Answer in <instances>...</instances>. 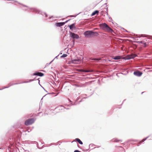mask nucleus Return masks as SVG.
I'll list each match as a JSON object with an SVG mask.
<instances>
[{"instance_id":"f257e3e1","label":"nucleus","mask_w":152,"mask_h":152,"mask_svg":"<svg viewBox=\"0 0 152 152\" xmlns=\"http://www.w3.org/2000/svg\"><path fill=\"white\" fill-rule=\"evenodd\" d=\"M25 10H28V11H33L34 12H35L36 13H38L41 14L43 16H45V17H47V14L45 13H43V14H42V12L40 10H38L35 8H30L27 7V9H25Z\"/></svg>"},{"instance_id":"f03ea898","label":"nucleus","mask_w":152,"mask_h":152,"mask_svg":"<svg viewBox=\"0 0 152 152\" xmlns=\"http://www.w3.org/2000/svg\"><path fill=\"white\" fill-rule=\"evenodd\" d=\"M35 121V120L33 118L28 119L25 121V124L26 126L31 125Z\"/></svg>"},{"instance_id":"7ed1b4c3","label":"nucleus","mask_w":152,"mask_h":152,"mask_svg":"<svg viewBox=\"0 0 152 152\" xmlns=\"http://www.w3.org/2000/svg\"><path fill=\"white\" fill-rule=\"evenodd\" d=\"M97 33L96 32H94L92 31H87L84 33V35L87 37L91 35H94L95 34Z\"/></svg>"},{"instance_id":"20e7f679","label":"nucleus","mask_w":152,"mask_h":152,"mask_svg":"<svg viewBox=\"0 0 152 152\" xmlns=\"http://www.w3.org/2000/svg\"><path fill=\"white\" fill-rule=\"evenodd\" d=\"M70 36L73 39H78L79 38V36L77 34L71 32H69Z\"/></svg>"},{"instance_id":"39448f33","label":"nucleus","mask_w":152,"mask_h":152,"mask_svg":"<svg viewBox=\"0 0 152 152\" xmlns=\"http://www.w3.org/2000/svg\"><path fill=\"white\" fill-rule=\"evenodd\" d=\"M56 109H58L60 111L62 110H64L65 109H67V110L69 109V108H66L65 107H64V106H62V105H59V106L57 107L56 108Z\"/></svg>"},{"instance_id":"423d86ee","label":"nucleus","mask_w":152,"mask_h":152,"mask_svg":"<svg viewBox=\"0 0 152 152\" xmlns=\"http://www.w3.org/2000/svg\"><path fill=\"white\" fill-rule=\"evenodd\" d=\"M103 26L108 31H113V30L106 23H104L103 24Z\"/></svg>"},{"instance_id":"0eeeda50","label":"nucleus","mask_w":152,"mask_h":152,"mask_svg":"<svg viewBox=\"0 0 152 152\" xmlns=\"http://www.w3.org/2000/svg\"><path fill=\"white\" fill-rule=\"evenodd\" d=\"M33 80H30V81H27V82H22V83H28V82H31V81H33ZM19 84V83H15L14 84H11V83H10V84L9 85V86H8V87H4V88H3V89H4V88H9V87L12 86L13 85H16V84Z\"/></svg>"},{"instance_id":"6e6552de","label":"nucleus","mask_w":152,"mask_h":152,"mask_svg":"<svg viewBox=\"0 0 152 152\" xmlns=\"http://www.w3.org/2000/svg\"><path fill=\"white\" fill-rule=\"evenodd\" d=\"M81 61V60L79 58L74 59L72 60V63L75 64H79Z\"/></svg>"},{"instance_id":"1a4fd4ad","label":"nucleus","mask_w":152,"mask_h":152,"mask_svg":"<svg viewBox=\"0 0 152 152\" xmlns=\"http://www.w3.org/2000/svg\"><path fill=\"white\" fill-rule=\"evenodd\" d=\"M134 74L136 76L140 77L142 74V73L139 71H135L134 72Z\"/></svg>"},{"instance_id":"9d476101","label":"nucleus","mask_w":152,"mask_h":152,"mask_svg":"<svg viewBox=\"0 0 152 152\" xmlns=\"http://www.w3.org/2000/svg\"><path fill=\"white\" fill-rule=\"evenodd\" d=\"M44 75V74L43 73L39 72L34 73L33 74L34 75H37L41 77L43 76Z\"/></svg>"},{"instance_id":"9b49d317","label":"nucleus","mask_w":152,"mask_h":152,"mask_svg":"<svg viewBox=\"0 0 152 152\" xmlns=\"http://www.w3.org/2000/svg\"><path fill=\"white\" fill-rule=\"evenodd\" d=\"M136 56V55L135 54H132L130 56H129L127 57L126 59H130L132 58H133Z\"/></svg>"},{"instance_id":"f8f14e48","label":"nucleus","mask_w":152,"mask_h":152,"mask_svg":"<svg viewBox=\"0 0 152 152\" xmlns=\"http://www.w3.org/2000/svg\"><path fill=\"white\" fill-rule=\"evenodd\" d=\"M64 24V22L58 23H56V26L58 27L63 26Z\"/></svg>"},{"instance_id":"ddd939ff","label":"nucleus","mask_w":152,"mask_h":152,"mask_svg":"<svg viewBox=\"0 0 152 152\" xmlns=\"http://www.w3.org/2000/svg\"><path fill=\"white\" fill-rule=\"evenodd\" d=\"M99 13V11L98 10H95L94 12H93L91 14V16H93L97 14L98 15Z\"/></svg>"},{"instance_id":"4468645a","label":"nucleus","mask_w":152,"mask_h":152,"mask_svg":"<svg viewBox=\"0 0 152 152\" xmlns=\"http://www.w3.org/2000/svg\"><path fill=\"white\" fill-rule=\"evenodd\" d=\"M75 26V23H74L73 24H72L70 25H69L68 26H69L70 29H72L73 28H74V26Z\"/></svg>"},{"instance_id":"2eb2a0df","label":"nucleus","mask_w":152,"mask_h":152,"mask_svg":"<svg viewBox=\"0 0 152 152\" xmlns=\"http://www.w3.org/2000/svg\"><path fill=\"white\" fill-rule=\"evenodd\" d=\"M75 140L80 144L82 145L83 144V142L80 140L79 138H76Z\"/></svg>"},{"instance_id":"dca6fc26","label":"nucleus","mask_w":152,"mask_h":152,"mask_svg":"<svg viewBox=\"0 0 152 152\" xmlns=\"http://www.w3.org/2000/svg\"><path fill=\"white\" fill-rule=\"evenodd\" d=\"M100 13L101 15L104 16L105 14L107 13L105 11H104L103 10L101 11Z\"/></svg>"},{"instance_id":"f3484780","label":"nucleus","mask_w":152,"mask_h":152,"mask_svg":"<svg viewBox=\"0 0 152 152\" xmlns=\"http://www.w3.org/2000/svg\"><path fill=\"white\" fill-rule=\"evenodd\" d=\"M113 142H119V141L121 142V140H118L117 139H113L112 140Z\"/></svg>"},{"instance_id":"a211bd4d","label":"nucleus","mask_w":152,"mask_h":152,"mask_svg":"<svg viewBox=\"0 0 152 152\" xmlns=\"http://www.w3.org/2000/svg\"><path fill=\"white\" fill-rule=\"evenodd\" d=\"M80 71L83 72H93L92 70H83V69L81 70Z\"/></svg>"},{"instance_id":"6ab92c4d","label":"nucleus","mask_w":152,"mask_h":152,"mask_svg":"<svg viewBox=\"0 0 152 152\" xmlns=\"http://www.w3.org/2000/svg\"><path fill=\"white\" fill-rule=\"evenodd\" d=\"M120 58L121 57L120 56H116L114 57V59L115 60H118L120 59Z\"/></svg>"},{"instance_id":"aec40b11","label":"nucleus","mask_w":152,"mask_h":152,"mask_svg":"<svg viewBox=\"0 0 152 152\" xmlns=\"http://www.w3.org/2000/svg\"><path fill=\"white\" fill-rule=\"evenodd\" d=\"M137 42L138 43H140V44H144L145 46H146V43H143V42L142 41H138V42Z\"/></svg>"},{"instance_id":"412c9836","label":"nucleus","mask_w":152,"mask_h":152,"mask_svg":"<svg viewBox=\"0 0 152 152\" xmlns=\"http://www.w3.org/2000/svg\"><path fill=\"white\" fill-rule=\"evenodd\" d=\"M67 55L66 54H63L61 56V58H65L67 56Z\"/></svg>"},{"instance_id":"4be33fe9","label":"nucleus","mask_w":152,"mask_h":152,"mask_svg":"<svg viewBox=\"0 0 152 152\" xmlns=\"http://www.w3.org/2000/svg\"><path fill=\"white\" fill-rule=\"evenodd\" d=\"M106 14L108 15V17L109 18V19L110 20H111V21H113V20H112V18L110 16H108V14L107 12V13Z\"/></svg>"},{"instance_id":"5701e85b","label":"nucleus","mask_w":152,"mask_h":152,"mask_svg":"<svg viewBox=\"0 0 152 152\" xmlns=\"http://www.w3.org/2000/svg\"><path fill=\"white\" fill-rule=\"evenodd\" d=\"M148 137H146V138H144V139H143L142 140V142H144Z\"/></svg>"},{"instance_id":"b1692460","label":"nucleus","mask_w":152,"mask_h":152,"mask_svg":"<svg viewBox=\"0 0 152 152\" xmlns=\"http://www.w3.org/2000/svg\"><path fill=\"white\" fill-rule=\"evenodd\" d=\"M120 147L121 148V149L123 150L122 152H124L125 151L124 149L121 146H120Z\"/></svg>"},{"instance_id":"393cba45","label":"nucleus","mask_w":152,"mask_h":152,"mask_svg":"<svg viewBox=\"0 0 152 152\" xmlns=\"http://www.w3.org/2000/svg\"><path fill=\"white\" fill-rule=\"evenodd\" d=\"M53 60H54V59L52 61H51V62H50L49 63V64H46V65L48 66V65H49L51 63V62L53 61Z\"/></svg>"},{"instance_id":"a878e982","label":"nucleus","mask_w":152,"mask_h":152,"mask_svg":"<svg viewBox=\"0 0 152 152\" xmlns=\"http://www.w3.org/2000/svg\"><path fill=\"white\" fill-rule=\"evenodd\" d=\"M70 20V19H69L67 21H66L65 22H64V24L66 23H67Z\"/></svg>"},{"instance_id":"bb28decb","label":"nucleus","mask_w":152,"mask_h":152,"mask_svg":"<svg viewBox=\"0 0 152 152\" xmlns=\"http://www.w3.org/2000/svg\"><path fill=\"white\" fill-rule=\"evenodd\" d=\"M92 60H96L99 61V60H100V59H96V58H95V59H92Z\"/></svg>"},{"instance_id":"cd10ccee","label":"nucleus","mask_w":152,"mask_h":152,"mask_svg":"<svg viewBox=\"0 0 152 152\" xmlns=\"http://www.w3.org/2000/svg\"><path fill=\"white\" fill-rule=\"evenodd\" d=\"M76 104H77L76 102H75L74 104H72V105H76Z\"/></svg>"},{"instance_id":"c85d7f7f","label":"nucleus","mask_w":152,"mask_h":152,"mask_svg":"<svg viewBox=\"0 0 152 152\" xmlns=\"http://www.w3.org/2000/svg\"><path fill=\"white\" fill-rule=\"evenodd\" d=\"M70 16V17H74V16H72V15H71V16Z\"/></svg>"},{"instance_id":"c756f323","label":"nucleus","mask_w":152,"mask_h":152,"mask_svg":"<svg viewBox=\"0 0 152 152\" xmlns=\"http://www.w3.org/2000/svg\"><path fill=\"white\" fill-rule=\"evenodd\" d=\"M43 97L41 99V101L42 99H43Z\"/></svg>"},{"instance_id":"7c9ffc66","label":"nucleus","mask_w":152,"mask_h":152,"mask_svg":"<svg viewBox=\"0 0 152 152\" xmlns=\"http://www.w3.org/2000/svg\"><path fill=\"white\" fill-rule=\"evenodd\" d=\"M143 93H144V92H142L141 94H142Z\"/></svg>"},{"instance_id":"2f4dec72","label":"nucleus","mask_w":152,"mask_h":152,"mask_svg":"<svg viewBox=\"0 0 152 152\" xmlns=\"http://www.w3.org/2000/svg\"><path fill=\"white\" fill-rule=\"evenodd\" d=\"M2 89L0 88V90H2Z\"/></svg>"},{"instance_id":"473e14b6","label":"nucleus","mask_w":152,"mask_h":152,"mask_svg":"<svg viewBox=\"0 0 152 152\" xmlns=\"http://www.w3.org/2000/svg\"><path fill=\"white\" fill-rule=\"evenodd\" d=\"M140 37H142L143 36H142V35H141V36Z\"/></svg>"},{"instance_id":"72a5a7b5","label":"nucleus","mask_w":152,"mask_h":152,"mask_svg":"<svg viewBox=\"0 0 152 152\" xmlns=\"http://www.w3.org/2000/svg\"><path fill=\"white\" fill-rule=\"evenodd\" d=\"M0 149H2V148H0Z\"/></svg>"},{"instance_id":"f704fd0d","label":"nucleus","mask_w":152,"mask_h":152,"mask_svg":"<svg viewBox=\"0 0 152 152\" xmlns=\"http://www.w3.org/2000/svg\"><path fill=\"white\" fill-rule=\"evenodd\" d=\"M57 58V56H56V57H55V58Z\"/></svg>"},{"instance_id":"c9c22d12","label":"nucleus","mask_w":152,"mask_h":152,"mask_svg":"<svg viewBox=\"0 0 152 152\" xmlns=\"http://www.w3.org/2000/svg\"><path fill=\"white\" fill-rule=\"evenodd\" d=\"M125 31L126 32H127V31L126 30H125Z\"/></svg>"}]
</instances>
